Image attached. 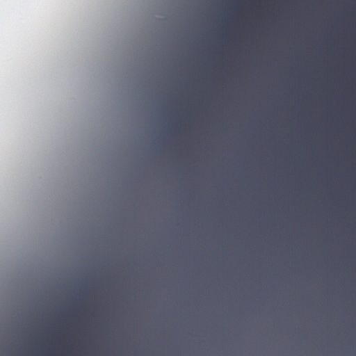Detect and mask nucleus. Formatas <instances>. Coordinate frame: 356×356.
<instances>
[{"label":"nucleus","instance_id":"nucleus-1","mask_svg":"<svg viewBox=\"0 0 356 356\" xmlns=\"http://www.w3.org/2000/svg\"><path fill=\"white\" fill-rule=\"evenodd\" d=\"M37 334H40V332H38Z\"/></svg>","mask_w":356,"mask_h":356},{"label":"nucleus","instance_id":"nucleus-2","mask_svg":"<svg viewBox=\"0 0 356 356\" xmlns=\"http://www.w3.org/2000/svg\"><path fill=\"white\" fill-rule=\"evenodd\" d=\"M54 334H56L57 333H56V332H54Z\"/></svg>","mask_w":356,"mask_h":356}]
</instances>
